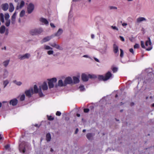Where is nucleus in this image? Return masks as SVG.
<instances>
[{
	"instance_id": "obj_1",
	"label": "nucleus",
	"mask_w": 154,
	"mask_h": 154,
	"mask_svg": "<svg viewBox=\"0 0 154 154\" xmlns=\"http://www.w3.org/2000/svg\"><path fill=\"white\" fill-rule=\"evenodd\" d=\"M43 91H46L48 89V86L46 82H44L41 86L39 87V88H38L36 85L34 86V89L35 93H38L39 96L42 97L44 96L42 91V90Z\"/></svg>"
},
{
	"instance_id": "obj_2",
	"label": "nucleus",
	"mask_w": 154,
	"mask_h": 154,
	"mask_svg": "<svg viewBox=\"0 0 154 154\" xmlns=\"http://www.w3.org/2000/svg\"><path fill=\"white\" fill-rule=\"evenodd\" d=\"M112 78V75L110 72H108L105 76L100 75L98 77V79L100 80L104 81H106L109 79Z\"/></svg>"
},
{
	"instance_id": "obj_3",
	"label": "nucleus",
	"mask_w": 154,
	"mask_h": 154,
	"mask_svg": "<svg viewBox=\"0 0 154 154\" xmlns=\"http://www.w3.org/2000/svg\"><path fill=\"white\" fill-rule=\"evenodd\" d=\"M43 48L44 50H48L47 53L48 55H52L54 54V51L53 50V48L48 45H44L43 46Z\"/></svg>"
},
{
	"instance_id": "obj_4",
	"label": "nucleus",
	"mask_w": 154,
	"mask_h": 154,
	"mask_svg": "<svg viewBox=\"0 0 154 154\" xmlns=\"http://www.w3.org/2000/svg\"><path fill=\"white\" fill-rule=\"evenodd\" d=\"M48 81L49 87V88H51L54 87V84L56 82L57 79L56 78H53L51 79H48Z\"/></svg>"
},
{
	"instance_id": "obj_5",
	"label": "nucleus",
	"mask_w": 154,
	"mask_h": 154,
	"mask_svg": "<svg viewBox=\"0 0 154 154\" xmlns=\"http://www.w3.org/2000/svg\"><path fill=\"white\" fill-rule=\"evenodd\" d=\"M0 33L1 34L5 33L6 35H8L9 33V30L6 29L5 27L4 26H2L0 27Z\"/></svg>"
},
{
	"instance_id": "obj_6",
	"label": "nucleus",
	"mask_w": 154,
	"mask_h": 154,
	"mask_svg": "<svg viewBox=\"0 0 154 154\" xmlns=\"http://www.w3.org/2000/svg\"><path fill=\"white\" fill-rule=\"evenodd\" d=\"M145 45L146 47H148V48L146 49V51H149L152 49V43L149 38H148V40L146 41Z\"/></svg>"
},
{
	"instance_id": "obj_7",
	"label": "nucleus",
	"mask_w": 154,
	"mask_h": 154,
	"mask_svg": "<svg viewBox=\"0 0 154 154\" xmlns=\"http://www.w3.org/2000/svg\"><path fill=\"white\" fill-rule=\"evenodd\" d=\"M34 93H35L34 89H33L32 88H30L29 89L26 90L25 91L26 96L29 97H31Z\"/></svg>"
},
{
	"instance_id": "obj_8",
	"label": "nucleus",
	"mask_w": 154,
	"mask_h": 154,
	"mask_svg": "<svg viewBox=\"0 0 154 154\" xmlns=\"http://www.w3.org/2000/svg\"><path fill=\"white\" fill-rule=\"evenodd\" d=\"M31 56L30 54L29 53H26L24 54H20L18 56V57L20 60H23L25 59H29Z\"/></svg>"
},
{
	"instance_id": "obj_9",
	"label": "nucleus",
	"mask_w": 154,
	"mask_h": 154,
	"mask_svg": "<svg viewBox=\"0 0 154 154\" xmlns=\"http://www.w3.org/2000/svg\"><path fill=\"white\" fill-rule=\"evenodd\" d=\"M82 79L84 82H86L88 80L89 78H92V76L90 74H83L82 75Z\"/></svg>"
},
{
	"instance_id": "obj_10",
	"label": "nucleus",
	"mask_w": 154,
	"mask_h": 154,
	"mask_svg": "<svg viewBox=\"0 0 154 154\" xmlns=\"http://www.w3.org/2000/svg\"><path fill=\"white\" fill-rule=\"evenodd\" d=\"M34 9V5L32 3L29 4L27 7V12L29 14L31 13Z\"/></svg>"
},
{
	"instance_id": "obj_11",
	"label": "nucleus",
	"mask_w": 154,
	"mask_h": 154,
	"mask_svg": "<svg viewBox=\"0 0 154 154\" xmlns=\"http://www.w3.org/2000/svg\"><path fill=\"white\" fill-rule=\"evenodd\" d=\"M24 5L25 2L23 0L21 1L20 4H18L17 5L16 8V10H18L19 9H21L24 6Z\"/></svg>"
},
{
	"instance_id": "obj_12",
	"label": "nucleus",
	"mask_w": 154,
	"mask_h": 154,
	"mask_svg": "<svg viewBox=\"0 0 154 154\" xmlns=\"http://www.w3.org/2000/svg\"><path fill=\"white\" fill-rule=\"evenodd\" d=\"M146 21V19L144 17H140L136 19V22L138 23L143 21Z\"/></svg>"
},
{
	"instance_id": "obj_13",
	"label": "nucleus",
	"mask_w": 154,
	"mask_h": 154,
	"mask_svg": "<svg viewBox=\"0 0 154 154\" xmlns=\"http://www.w3.org/2000/svg\"><path fill=\"white\" fill-rule=\"evenodd\" d=\"M51 46L52 47H54L62 51L63 49V48L62 47L60 46L59 45L55 43H54L53 44L51 45Z\"/></svg>"
},
{
	"instance_id": "obj_14",
	"label": "nucleus",
	"mask_w": 154,
	"mask_h": 154,
	"mask_svg": "<svg viewBox=\"0 0 154 154\" xmlns=\"http://www.w3.org/2000/svg\"><path fill=\"white\" fill-rule=\"evenodd\" d=\"M64 82L66 85L67 84H70L72 82V79L70 77L66 78L64 80Z\"/></svg>"
},
{
	"instance_id": "obj_15",
	"label": "nucleus",
	"mask_w": 154,
	"mask_h": 154,
	"mask_svg": "<svg viewBox=\"0 0 154 154\" xmlns=\"http://www.w3.org/2000/svg\"><path fill=\"white\" fill-rule=\"evenodd\" d=\"M17 13L15 12L13 15L12 16L11 18V23L13 24H14L15 22L16 16L17 15Z\"/></svg>"
},
{
	"instance_id": "obj_16",
	"label": "nucleus",
	"mask_w": 154,
	"mask_h": 154,
	"mask_svg": "<svg viewBox=\"0 0 154 154\" xmlns=\"http://www.w3.org/2000/svg\"><path fill=\"white\" fill-rule=\"evenodd\" d=\"M40 21L42 22L43 24H44L46 26H47L48 25L49 22L48 20L44 18H41L40 19Z\"/></svg>"
},
{
	"instance_id": "obj_17",
	"label": "nucleus",
	"mask_w": 154,
	"mask_h": 154,
	"mask_svg": "<svg viewBox=\"0 0 154 154\" xmlns=\"http://www.w3.org/2000/svg\"><path fill=\"white\" fill-rule=\"evenodd\" d=\"M52 38V36H48L45 37L42 40L41 42L42 43H43L48 41L50 39H51Z\"/></svg>"
},
{
	"instance_id": "obj_18",
	"label": "nucleus",
	"mask_w": 154,
	"mask_h": 154,
	"mask_svg": "<svg viewBox=\"0 0 154 154\" xmlns=\"http://www.w3.org/2000/svg\"><path fill=\"white\" fill-rule=\"evenodd\" d=\"M2 10L5 11H7L8 8V4L7 3L2 4Z\"/></svg>"
},
{
	"instance_id": "obj_19",
	"label": "nucleus",
	"mask_w": 154,
	"mask_h": 154,
	"mask_svg": "<svg viewBox=\"0 0 154 154\" xmlns=\"http://www.w3.org/2000/svg\"><path fill=\"white\" fill-rule=\"evenodd\" d=\"M18 103V100L16 99H14L11 100L10 102V103L13 106L16 105Z\"/></svg>"
},
{
	"instance_id": "obj_20",
	"label": "nucleus",
	"mask_w": 154,
	"mask_h": 154,
	"mask_svg": "<svg viewBox=\"0 0 154 154\" xmlns=\"http://www.w3.org/2000/svg\"><path fill=\"white\" fill-rule=\"evenodd\" d=\"M36 35L41 34L43 31V29L42 28L35 29Z\"/></svg>"
},
{
	"instance_id": "obj_21",
	"label": "nucleus",
	"mask_w": 154,
	"mask_h": 154,
	"mask_svg": "<svg viewBox=\"0 0 154 154\" xmlns=\"http://www.w3.org/2000/svg\"><path fill=\"white\" fill-rule=\"evenodd\" d=\"M63 30L61 28L59 29L57 32L55 34V36H59L63 33Z\"/></svg>"
},
{
	"instance_id": "obj_22",
	"label": "nucleus",
	"mask_w": 154,
	"mask_h": 154,
	"mask_svg": "<svg viewBox=\"0 0 154 154\" xmlns=\"http://www.w3.org/2000/svg\"><path fill=\"white\" fill-rule=\"evenodd\" d=\"M10 7L9 8V11L10 12H12L14 10V8L13 4L12 3H9Z\"/></svg>"
},
{
	"instance_id": "obj_23",
	"label": "nucleus",
	"mask_w": 154,
	"mask_h": 154,
	"mask_svg": "<svg viewBox=\"0 0 154 154\" xmlns=\"http://www.w3.org/2000/svg\"><path fill=\"white\" fill-rule=\"evenodd\" d=\"M94 134L92 133H89L87 134L86 137L89 140H91L92 139Z\"/></svg>"
},
{
	"instance_id": "obj_24",
	"label": "nucleus",
	"mask_w": 154,
	"mask_h": 154,
	"mask_svg": "<svg viewBox=\"0 0 154 154\" xmlns=\"http://www.w3.org/2000/svg\"><path fill=\"white\" fill-rule=\"evenodd\" d=\"M113 51L115 54L117 53L119 51L118 47L115 44L113 45Z\"/></svg>"
},
{
	"instance_id": "obj_25",
	"label": "nucleus",
	"mask_w": 154,
	"mask_h": 154,
	"mask_svg": "<svg viewBox=\"0 0 154 154\" xmlns=\"http://www.w3.org/2000/svg\"><path fill=\"white\" fill-rule=\"evenodd\" d=\"M58 86L60 87L66 86L65 82H63L61 79H60L58 81Z\"/></svg>"
},
{
	"instance_id": "obj_26",
	"label": "nucleus",
	"mask_w": 154,
	"mask_h": 154,
	"mask_svg": "<svg viewBox=\"0 0 154 154\" xmlns=\"http://www.w3.org/2000/svg\"><path fill=\"white\" fill-rule=\"evenodd\" d=\"M19 149L20 152L23 153H25V148H23L21 144L19 145Z\"/></svg>"
},
{
	"instance_id": "obj_27",
	"label": "nucleus",
	"mask_w": 154,
	"mask_h": 154,
	"mask_svg": "<svg viewBox=\"0 0 154 154\" xmlns=\"http://www.w3.org/2000/svg\"><path fill=\"white\" fill-rule=\"evenodd\" d=\"M8 75V72L6 69L4 70L3 77L4 78H6L7 77Z\"/></svg>"
},
{
	"instance_id": "obj_28",
	"label": "nucleus",
	"mask_w": 154,
	"mask_h": 154,
	"mask_svg": "<svg viewBox=\"0 0 154 154\" xmlns=\"http://www.w3.org/2000/svg\"><path fill=\"white\" fill-rule=\"evenodd\" d=\"M29 33L32 35H36L35 29H31L29 31Z\"/></svg>"
},
{
	"instance_id": "obj_29",
	"label": "nucleus",
	"mask_w": 154,
	"mask_h": 154,
	"mask_svg": "<svg viewBox=\"0 0 154 154\" xmlns=\"http://www.w3.org/2000/svg\"><path fill=\"white\" fill-rule=\"evenodd\" d=\"M145 71L148 74H150L151 75H152L153 76V74L152 73V69H151L149 68L146 69L145 70Z\"/></svg>"
},
{
	"instance_id": "obj_30",
	"label": "nucleus",
	"mask_w": 154,
	"mask_h": 154,
	"mask_svg": "<svg viewBox=\"0 0 154 154\" xmlns=\"http://www.w3.org/2000/svg\"><path fill=\"white\" fill-rule=\"evenodd\" d=\"M73 82L75 83H77L79 82V78L76 77H73Z\"/></svg>"
},
{
	"instance_id": "obj_31",
	"label": "nucleus",
	"mask_w": 154,
	"mask_h": 154,
	"mask_svg": "<svg viewBox=\"0 0 154 154\" xmlns=\"http://www.w3.org/2000/svg\"><path fill=\"white\" fill-rule=\"evenodd\" d=\"M10 62L9 60H7L3 62V65L5 67H6L8 64Z\"/></svg>"
},
{
	"instance_id": "obj_32",
	"label": "nucleus",
	"mask_w": 154,
	"mask_h": 154,
	"mask_svg": "<svg viewBox=\"0 0 154 154\" xmlns=\"http://www.w3.org/2000/svg\"><path fill=\"white\" fill-rule=\"evenodd\" d=\"M46 140L47 141H50L51 139V134L50 133H48L46 136Z\"/></svg>"
},
{
	"instance_id": "obj_33",
	"label": "nucleus",
	"mask_w": 154,
	"mask_h": 154,
	"mask_svg": "<svg viewBox=\"0 0 154 154\" xmlns=\"http://www.w3.org/2000/svg\"><path fill=\"white\" fill-rule=\"evenodd\" d=\"M13 82L18 86H20L22 85V83L20 81H17L15 80L13 81Z\"/></svg>"
},
{
	"instance_id": "obj_34",
	"label": "nucleus",
	"mask_w": 154,
	"mask_h": 154,
	"mask_svg": "<svg viewBox=\"0 0 154 154\" xmlns=\"http://www.w3.org/2000/svg\"><path fill=\"white\" fill-rule=\"evenodd\" d=\"M0 21L3 23L4 22V16L2 13L0 14Z\"/></svg>"
},
{
	"instance_id": "obj_35",
	"label": "nucleus",
	"mask_w": 154,
	"mask_h": 154,
	"mask_svg": "<svg viewBox=\"0 0 154 154\" xmlns=\"http://www.w3.org/2000/svg\"><path fill=\"white\" fill-rule=\"evenodd\" d=\"M9 83V81L8 80L6 79L3 82V85H4V88H5L6 86L8 85V84Z\"/></svg>"
},
{
	"instance_id": "obj_36",
	"label": "nucleus",
	"mask_w": 154,
	"mask_h": 154,
	"mask_svg": "<svg viewBox=\"0 0 154 154\" xmlns=\"http://www.w3.org/2000/svg\"><path fill=\"white\" fill-rule=\"evenodd\" d=\"M11 22L10 20H6L5 25L6 26H9L10 25Z\"/></svg>"
},
{
	"instance_id": "obj_37",
	"label": "nucleus",
	"mask_w": 154,
	"mask_h": 154,
	"mask_svg": "<svg viewBox=\"0 0 154 154\" xmlns=\"http://www.w3.org/2000/svg\"><path fill=\"white\" fill-rule=\"evenodd\" d=\"M25 14V11L24 10H22L20 12V17H23Z\"/></svg>"
},
{
	"instance_id": "obj_38",
	"label": "nucleus",
	"mask_w": 154,
	"mask_h": 154,
	"mask_svg": "<svg viewBox=\"0 0 154 154\" xmlns=\"http://www.w3.org/2000/svg\"><path fill=\"white\" fill-rule=\"evenodd\" d=\"M109 8L110 10H116L117 9V8L116 7L114 6H109Z\"/></svg>"
},
{
	"instance_id": "obj_39",
	"label": "nucleus",
	"mask_w": 154,
	"mask_h": 154,
	"mask_svg": "<svg viewBox=\"0 0 154 154\" xmlns=\"http://www.w3.org/2000/svg\"><path fill=\"white\" fill-rule=\"evenodd\" d=\"M5 20H9V18L10 17V15L8 13H6L5 14Z\"/></svg>"
},
{
	"instance_id": "obj_40",
	"label": "nucleus",
	"mask_w": 154,
	"mask_h": 154,
	"mask_svg": "<svg viewBox=\"0 0 154 154\" xmlns=\"http://www.w3.org/2000/svg\"><path fill=\"white\" fill-rule=\"evenodd\" d=\"M25 98V95L24 94L22 95L20 97V100L23 101Z\"/></svg>"
},
{
	"instance_id": "obj_41",
	"label": "nucleus",
	"mask_w": 154,
	"mask_h": 154,
	"mask_svg": "<svg viewBox=\"0 0 154 154\" xmlns=\"http://www.w3.org/2000/svg\"><path fill=\"white\" fill-rule=\"evenodd\" d=\"M141 47L143 48H145V46L144 44V42L143 41H141Z\"/></svg>"
},
{
	"instance_id": "obj_42",
	"label": "nucleus",
	"mask_w": 154,
	"mask_h": 154,
	"mask_svg": "<svg viewBox=\"0 0 154 154\" xmlns=\"http://www.w3.org/2000/svg\"><path fill=\"white\" fill-rule=\"evenodd\" d=\"M139 47V45L138 44H136L134 46V49L138 48Z\"/></svg>"
},
{
	"instance_id": "obj_43",
	"label": "nucleus",
	"mask_w": 154,
	"mask_h": 154,
	"mask_svg": "<svg viewBox=\"0 0 154 154\" xmlns=\"http://www.w3.org/2000/svg\"><path fill=\"white\" fill-rule=\"evenodd\" d=\"M79 88L80 91H83L85 89L84 86L83 85H81L79 87Z\"/></svg>"
},
{
	"instance_id": "obj_44",
	"label": "nucleus",
	"mask_w": 154,
	"mask_h": 154,
	"mask_svg": "<svg viewBox=\"0 0 154 154\" xmlns=\"http://www.w3.org/2000/svg\"><path fill=\"white\" fill-rule=\"evenodd\" d=\"M120 56L121 57H122L123 56V50L122 49H120Z\"/></svg>"
},
{
	"instance_id": "obj_45",
	"label": "nucleus",
	"mask_w": 154,
	"mask_h": 154,
	"mask_svg": "<svg viewBox=\"0 0 154 154\" xmlns=\"http://www.w3.org/2000/svg\"><path fill=\"white\" fill-rule=\"evenodd\" d=\"M47 117L48 120H52L54 119V118L51 116H48Z\"/></svg>"
},
{
	"instance_id": "obj_46",
	"label": "nucleus",
	"mask_w": 154,
	"mask_h": 154,
	"mask_svg": "<svg viewBox=\"0 0 154 154\" xmlns=\"http://www.w3.org/2000/svg\"><path fill=\"white\" fill-rule=\"evenodd\" d=\"M111 28L114 30H116L117 31L119 30L118 28L116 26H111Z\"/></svg>"
},
{
	"instance_id": "obj_47",
	"label": "nucleus",
	"mask_w": 154,
	"mask_h": 154,
	"mask_svg": "<svg viewBox=\"0 0 154 154\" xmlns=\"http://www.w3.org/2000/svg\"><path fill=\"white\" fill-rule=\"evenodd\" d=\"M118 70V68L116 67H113L112 69V71L113 72H116Z\"/></svg>"
},
{
	"instance_id": "obj_48",
	"label": "nucleus",
	"mask_w": 154,
	"mask_h": 154,
	"mask_svg": "<svg viewBox=\"0 0 154 154\" xmlns=\"http://www.w3.org/2000/svg\"><path fill=\"white\" fill-rule=\"evenodd\" d=\"M50 25L51 27L52 28H54L56 27V26L54 24L52 23H50Z\"/></svg>"
},
{
	"instance_id": "obj_49",
	"label": "nucleus",
	"mask_w": 154,
	"mask_h": 154,
	"mask_svg": "<svg viewBox=\"0 0 154 154\" xmlns=\"http://www.w3.org/2000/svg\"><path fill=\"white\" fill-rule=\"evenodd\" d=\"M128 25V24L127 23H122V26L124 28H126V26Z\"/></svg>"
},
{
	"instance_id": "obj_50",
	"label": "nucleus",
	"mask_w": 154,
	"mask_h": 154,
	"mask_svg": "<svg viewBox=\"0 0 154 154\" xmlns=\"http://www.w3.org/2000/svg\"><path fill=\"white\" fill-rule=\"evenodd\" d=\"M72 14H70L69 13V21H70L71 20V19L72 17Z\"/></svg>"
},
{
	"instance_id": "obj_51",
	"label": "nucleus",
	"mask_w": 154,
	"mask_h": 154,
	"mask_svg": "<svg viewBox=\"0 0 154 154\" xmlns=\"http://www.w3.org/2000/svg\"><path fill=\"white\" fill-rule=\"evenodd\" d=\"M130 52L132 53L133 54H134V52L133 49L132 48H130L129 49Z\"/></svg>"
},
{
	"instance_id": "obj_52",
	"label": "nucleus",
	"mask_w": 154,
	"mask_h": 154,
	"mask_svg": "<svg viewBox=\"0 0 154 154\" xmlns=\"http://www.w3.org/2000/svg\"><path fill=\"white\" fill-rule=\"evenodd\" d=\"M89 111V109H84V111L85 112L87 113Z\"/></svg>"
},
{
	"instance_id": "obj_53",
	"label": "nucleus",
	"mask_w": 154,
	"mask_h": 154,
	"mask_svg": "<svg viewBox=\"0 0 154 154\" xmlns=\"http://www.w3.org/2000/svg\"><path fill=\"white\" fill-rule=\"evenodd\" d=\"M119 38H120V39L122 42H124L125 41V39L123 38V37L122 36H119Z\"/></svg>"
},
{
	"instance_id": "obj_54",
	"label": "nucleus",
	"mask_w": 154,
	"mask_h": 154,
	"mask_svg": "<svg viewBox=\"0 0 154 154\" xmlns=\"http://www.w3.org/2000/svg\"><path fill=\"white\" fill-rule=\"evenodd\" d=\"M61 113L59 111H57L56 113V115L58 116H60L61 115Z\"/></svg>"
},
{
	"instance_id": "obj_55",
	"label": "nucleus",
	"mask_w": 154,
	"mask_h": 154,
	"mask_svg": "<svg viewBox=\"0 0 154 154\" xmlns=\"http://www.w3.org/2000/svg\"><path fill=\"white\" fill-rule=\"evenodd\" d=\"M94 59L97 62H99V60L98 59H97V58H96L95 57H94Z\"/></svg>"
},
{
	"instance_id": "obj_56",
	"label": "nucleus",
	"mask_w": 154,
	"mask_h": 154,
	"mask_svg": "<svg viewBox=\"0 0 154 154\" xmlns=\"http://www.w3.org/2000/svg\"><path fill=\"white\" fill-rule=\"evenodd\" d=\"M83 57H86V58H88V57H89V56L88 55H84L83 56Z\"/></svg>"
},
{
	"instance_id": "obj_57",
	"label": "nucleus",
	"mask_w": 154,
	"mask_h": 154,
	"mask_svg": "<svg viewBox=\"0 0 154 154\" xmlns=\"http://www.w3.org/2000/svg\"><path fill=\"white\" fill-rule=\"evenodd\" d=\"M79 131V129L78 128H76V130H75V134H76Z\"/></svg>"
},
{
	"instance_id": "obj_58",
	"label": "nucleus",
	"mask_w": 154,
	"mask_h": 154,
	"mask_svg": "<svg viewBox=\"0 0 154 154\" xmlns=\"http://www.w3.org/2000/svg\"><path fill=\"white\" fill-rule=\"evenodd\" d=\"M91 38H94V34H92L91 35Z\"/></svg>"
},
{
	"instance_id": "obj_59",
	"label": "nucleus",
	"mask_w": 154,
	"mask_h": 154,
	"mask_svg": "<svg viewBox=\"0 0 154 154\" xmlns=\"http://www.w3.org/2000/svg\"><path fill=\"white\" fill-rule=\"evenodd\" d=\"M121 62H122V63H126V62H127V61H123L122 60H121Z\"/></svg>"
},
{
	"instance_id": "obj_60",
	"label": "nucleus",
	"mask_w": 154,
	"mask_h": 154,
	"mask_svg": "<svg viewBox=\"0 0 154 154\" xmlns=\"http://www.w3.org/2000/svg\"><path fill=\"white\" fill-rule=\"evenodd\" d=\"M9 147V146L8 145H7L5 146V147L6 149L8 148Z\"/></svg>"
},
{
	"instance_id": "obj_61",
	"label": "nucleus",
	"mask_w": 154,
	"mask_h": 154,
	"mask_svg": "<svg viewBox=\"0 0 154 154\" xmlns=\"http://www.w3.org/2000/svg\"><path fill=\"white\" fill-rule=\"evenodd\" d=\"M76 115H77V116H78V117H79L80 116V114H77Z\"/></svg>"
},
{
	"instance_id": "obj_62",
	"label": "nucleus",
	"mask_w": 154,
	"mask_h": 154,
	"mask_svg": "<svg viewBox=\"0 0 154 154\" xmlns=\"http://www.w3.org/2000/svg\"><path fill=\"white\" fill-rule=\"evenodd\" d=\"M19 0H14V2H17Z\"/></svg>"
},
{
	"instance_id": "obj_63",
	"label": "nucleus",
	"mask_w": 154,
	"mask_h": 154,
	"mask_svg": "<svg viewBox=\"0 0 154 154\" xmlns=\"http://www.w3.org/2000/svg\"><path fill=\"white\" fill-rule=\"evenodd\" d=\"M136 9L137 10L139 9H140V7H136Z\"/></svg>"
},
{
	"instance_id": "obj_64",
	"label": "nucleus",
	"mask_w": 154,
	"mask_h": 154,
	"mask_svg": "<svg viewBox=\"0 0 154 154\" xmlns=\"http://www.w3.org/2000/svg\"><path fill=\"white\" fill-rule=\"evenodd\" d=\"M152 107H154V103H153L152 105Z\"/></svg>"
}]
</instances>
